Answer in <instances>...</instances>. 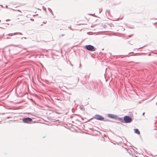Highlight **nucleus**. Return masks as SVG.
<instances>
[{
  "instance_id": "obj_9",
  "label": "nucleus",
  "mask_w": 157,
  "mask_h": 157,
  "mask_svg": "<svg viewBox=\"0 0 157 157\" xmlns=\"http://www.w3.org/2000/svg\"><path fill=\"white\" fill-rule=\"evenodd\" d=\"M19 34L20 35H22V33H10L9 34V35L10 36H12V35H16L17 34Z\"/></svg>"
},
{
  "instance_id": "obj_4",
  "label": "nucleus",
  "mask_w": 157,
  "mask_h": 157,
  "mask_svg": "<svg viewBox=\"0 0 157 157\" xmlns=\"http://www.w3.org/2000/svg\"><path fill=\"white\" fill-rule=\"evenodd\" d=\"M94 118L100 121H102L104 120V117L99 115L96 114L94 117Z\"/></svg>"
},
{
  "instance_id": "obj_13",
  "label": "nucleus",
  "mask_w": 157,
  "mask_h": 157,
  "mask_svg": "<svg viewBox=\"0 0 157 157\" xmlns=\"http://www.w3.org/2000/svg\"><path fill=\"white\" fill-rule=\"evenodd\" d=\"M143 48V47H140V48H138V49H141V48Z\"/></svg>"
},
{
  "instance_id": "obj_23",
  "label": "nucleus",
  "mask_w": 157,
  "mask_h": 157,
  "mask_svg": "<svg viewBox=\"0 0 157 157\" xmlns=\"http://www.w3.org/2000/svg\"><path fill=\"white\" fill-rule=\"evenodd\" d=\"M24 39H26V37H24Z\"/></svg>"
},
{
  "instance_id": "obj_12",
  "label": "nucleus",
  "mask_w": 157,
  "mask_h": 157,
  "mask_svg": "<svg viewBox=\"0 0 157 157\" xmlns=\"http://www.w3.org/2000/svg\"><path fill=\"white\" fill-rule=\"evenodd\" d=\"M104 121H109L110 120L109 119H106L104 120Z\"/></svg>"
},
{
  "instance_id": "obj_21",
  "label": "nucleus",
  "mask_w": 157,
  "mask_h": 157,
  "mask_svg": "<svg viewBox=\"0 0 157 157\" xmlns=\"http://www.w3.org/2000/svg\"><path fill=\"white\" fill-rule=\"evenodd\" d=\"M9 20V19L6 20V21H7V20Z\"/></svg>"
},
{
  "instance_id": "obj_19",
  "label": "nucleus",
  "mask_w": 157,
  "mask_h": 157,
  "mask_svg": "<svg viewBox=\"0 0 157 157\" xmlns=\"http://www.w3.org/2000/svg\"><path fill=\"white\" fill-rule=\"evenodd\" d=\"M10 38V37H7V39H9V38Z\"/></svg>"
},
{
  "instance_id": "obj_20",
  "label": "nucleus",
  "mask_w": 157,
  "mask_h": 157,
  "mask_svg": "<svg viewBox=\"0 0 157 157\" xmlns=\"http://www.w3.org/2000/svg\"><path fill=\"white\" fill-rule=\"evenodd\" d=\"M6 6V8H7V7H8V6Z\"/></svg>"
},
{
  "instance_id": "obj_22",
  "label": "nucleus",
  "mask_w": 157,
  "mask_h": 157,
  "mask_svg": "<svg viewBox=\"0 0 157 157\" xmlns=\"http://www.w3.org/2000/svg\"><path fill=\"white\" fill-rule=\"evenodd\" d=\"M131 53V52L128 53V54H129L130 53Z\"/></svg>"
},
{
  "instance_id": "obj_24",
  "label": "nucleus",
  "mask_w": 157,
  "mask_h": 157,
  "mask_svg": "<svg viewBox=\"0 0 157 157\" xmlns=\"http://www.w3.org/2000/svg\"><path fill=\"white\" fill-rule=\"evenodd\" d=\"M150 54H149L148 55V56H150Z\"/></svg>"
},
{
  "instance_id": "obj_15",
  "label": "nucleus",
  "mask_w": 157,
  "mask_h": 157,
  "mask_svg": "<svg viewBox=\"0 0 157 157\" xmlns=\"http://www.w3.org/2000/svg\"><path fill=\"white\" fill-rule=\"evenodd\" d=\"M58 69H59V70H60V71H62V70H61V69H60V68H58Z\"/></svg>"
},
{
  "instance_id": "obj_26",
  "label": "nucleus",
  "mask_w": 157,
  "mask_h": 157,
  "mask_svg": "<svg viewBox=\"0 0 157 157\" xmlns=\"http://www.w3.org/2000/svg\"><path fill=\"white\" fill-rule=\"evenodd\" d=\"M90 15H93V14H90Z\"/></svg>"
},
{
  "instance_id": "obj_2",
  "label": "nucleus",
  "mask_w": 157,
  "mask_h": 157,
  "mask_svg": "<svg viewBox=\"0 0 157 157\" xmlns=\"http://www.w3.org/2000/svg\"><path fill=\"white\" fill-rule=\"evenodd\" d=\"M85 48L87 50L91 52L94 51L96 49L95 48L91 45H86Z\"/></svg>"
},
{
  "instance_id": "obj_14",
  "label": "nucleus",
  "mask_w": 157,
  "mask_h": 157,
  "mask_svg": "<svg viewBox=\"0 0 157 157\" xmlns=\"http://www.w3.org/2000/svg\"><path fill=\"white\" fill-rule=\"evenodd\" d=\"M61 36H64V34H62L61 35Z\"/></svg>"
},
{
  "instance_id": "obj_16",
  "label": "nucleus",
  "mask_w": 157,
  "mask_h": 157,
  "mask_svg": "<svg viewBox=\"0 0 157 157\" xmlns=\"http://www.w3.org/2000/svg\"><path fill=\"white\" fill-rule=\"evenodd\" d=\"M30 20H31V21H33V19L32 18H31L30 19Z\"/></svg>"
},
{
  "instance_id": "obj_11",
  "label": "nucleus",
  "mask_w": 157,
  "mask_h": 157,
  "mask_svg": "<svg viewBox=\"0 0 157 157\" xmlns=\"http://www.w3.org/2000/svg\"><path fill=\"white\" fill-rule=\"evenodd\" d=\"M43 10L45 11V12H46V8L44 7V6H43Z\"/></svg>"
},
{
  "instance_id": "obj_1",
  "label": "nucleus",
  "mask_w": 157,
  "mask_h": 157,
  "mask_svg": "<svg viewBox=\"0 0 157 157\" xmlns=\"http://www.w3.org/2000/svg\"><path fill=\"white\" fill-rule=\"evenodd\" d=\"M124 123H128L131 122L132 121V119L128 116H125L123 118Z\"/></svg>"
},
{
  "instance_id": "obj_10",
  "label": "nucleus",
  "mask_w": 157,
  "mask_h": 157,
  "mask_svg": "<svg viewBox=\"0 0 157 157\" xmlns=\"http://www.w3.org/2000/svg\"><path fill=\"white\" fill-rule=\"evenodd\" d=\"M48 10L52 13V15L53 16V13L52 10L49 8H48Z\"/></svg>"
},
{
  "instance_id": "obj_5",
  "label": "nucleus",
  "mask_w": 157,
  "mask_h": 157,
  "mask_svg": "<svg viewBox=\"0 0 157 157\" xmlns=\"http://www.w3.org/2000/svg\"><path fill=\"white\" fill-rule=\"evenodd\" d=\"M107 116L109 117L110 118L116 120L117 115L113 114H109L107 115Z\"/></svg>"
},
{
  "instance_id": "obj_27",
  "label": "nucleus",
  "mask_w": 157,
  "mask_h": 157,
  "mask_svg": "<svg viewBox=\"0 0 157 157\" xmlns=\"http://www.w3.org/2000/svg\"><path fill=\"white\" fill-rule=\"evenodd\" d=\"M23 38V37H22L21 39H22Z\"/></svg>"
},
{
  "instance_id": "obj_25",
  "label": "nucleus",
  "mask_w": 157,
  "mask_h": 157,
  "mask_svg": "<svg viewBox=\"0 0 157 157\" xmlns=\"http://www.w3.org/2000/svg\"><path fill=\"white\" fill-rule=\"evenodd\" d=\"M71 66H73V65H72V64H71Z\"/></svg>"
},
{
  "instance_id": "obj_28",
  "label": "nucleus",
  "mask_w": 157,
  "mask_h": 157,
  "mask_svg": "<svg viewBox=\"0 0 157 157\" xmlns=\"http://www.w3.org/2000/svg\"><path fill=\"white\" fill-rule=\"evenodd\" d=\"M78 80H79V78H78Z\"/></svg>"
},
{
  "instance_id": "obj_8",
  "label": "nucleus",
  "mask_w": 157,
  "mask_h": 157,
  "mask_svg": "<svg viewBox=\"0 0 157 157\" xmlns=\"http://www.w3.org/2000/svg\"><path fill=\"white\" fill-rule=\"evenodd\" d=\"M134 132L135 133L137 134L138 135H140V132L139 130L138 129H134Z\"/></svg>"
},
{
  "instance_id": "obj_17",
  "label": "nucleus",
  "mask_w": 157,
  "mask_h": 157,
  "mask_svg": "<svg viewBox=\"0 0 157 157\" xmlns=\"http://www.w3.org/2000/svg\"><path fill=\"white\" fill-rule=\"evenodd\" d=\"M81 64H80V65L79 67H81Z\"/></svg>"
},
{
  "instance_id": "obj_18",
  "label": "nucleus",
  "mask_w": 157,
  "mask_h": 157,
  "mask_svg": "<svg viewBox=\"0 0 157 157\" xmlns=\"http://www.w3.org/2000/svg\"><path fill=\"white\" fill-rule=\"evenodd\" d=\"M144 113H143V114H142V115H144Z\"/></svg>"
},
{
  "instance_id": "obj_7",
  "label": "nucleus",
  "mask_w": 157,
  "mask_h": 157,
  "mask_svg": "<svg viewBox=\"0 0 157 157\" xmlns=\"http://www.w3.org/2000/svg\"><path fill=\"white\" fill-rule=\"evenodd\" d=\"M116 120H118L122 123H124L123 118L122 117H119L117 116V117Z\"/></svg>"
},
{
  "instance_id": "obj_3",
  "label": "nucleus",
  "mask_w": 157,
  "mask_h": 157,
  "mask_svg": "<svg viewBox=\"0 0 157 157\" xmlns=\"http://www.w3.org/2000/svg\"><path fill=\"white\" fill-rule=\"evenodd\" d=\"M22 120L23 122L25 123H29L32 121V119L29 117H27L23 118Z\"/></svg>"
},
{
  "instance_id": "obj_6",
  "label": "nucleus",
  "mask_w": 157,
  "mask_h": 157,
  "mask_svg": "<svg viewBox=\"0 0 157 157\" xmlns=\"http://www.w3.org/2000/svg\"><path fill=\"white\" fill-rule=\"evenodd\" d=\"M125 149H126V150L127 151V152L129 154L132 156H134V155H135V154L132 151H131L130 150H128L126 148Z\"/></svg>"
}]
</instances>
